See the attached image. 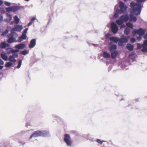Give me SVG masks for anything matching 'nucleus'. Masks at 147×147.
I'll return each instance as SVG.
<instances>
[{"instance_id":"obj_14","label":"nucleus","mask_w":147,"mask_h":147,"mask_svg":"<svg viewBox=\"0 0 147 147\" xmlns=\"http://www.w3.org/2000/svg\"><path fill=\"white\" fill-rule=\"evenodd\" d=\"M120 17L123 22H127L129 18V16L127 14L122 15Z\"/></svg>"},{"instance_id":"obj_46","label":"nucleus","mask_w":147,"mask_h":147,"mask_svg":"<svg viewBox=\"0 0 147 147\" xmlns=\"http://www.w3.org/2000/svg\"><path fill=\"white\" fill-rule=\"evenodd\" d=\"M141 36H139H139L137 38V40L138 41H140V40H141V39H142V37Z\"/></svg>"},{"instance_id":"obj_8","label":"nucleus","mask_w":147,"mask_h":147,"mask_svg":"<svg viewBox=\"0 0 147 147\" xmlns=\"http://www.w3.org/2000/svg\"><path fill=\"white\" fill-rule=\"evenodd\" d=\"M111 28L112 32L114 34H116L118 31V28L117 25L114 22L111 23Z\"/></svg>"},{"instance_id":"obj_13","label":"nucleus","mask_w":147,"mask_h":147,"mask_svg":"<svg viewBox=\"0 0 147 147\" xmlns=\"http://www.w3.org/2000/svg\"><path fill=\"white\" fill-rule=\"evenodd\" d=\"M12 11L15 12L19 10L20 9H23L24 7L23 6H12Z\"/></svg>"},{"instance_id":"obj_38","label":"nucleus","mask_w":147,"mask_h":147,"mask_svg":"<svg viewBox=\"0 0 147 147\" xmlns=\"http://www.w3.org/2000/svg\"><path fill=\"white\" fill-rule=\"evenodd\" d=\"M8 32V30L6 29L5 31L3 32L1 34V36H4Z\"/></svg>"},{"instance_id":"obj_3","label":"nucleus","mask_w":147,"mask_h":147,"mask_svg":"<svg viewBox=\"0 0 147 147\" xmlns=\"http://www.w3.org/2000/svg\"><path fill=\"white\" fill-rule=\"evenodd\" d=\"M7 36L8 38L7 41L9 43L16 41V38L18 37V35L17 33H13V32H11L8 34Z\"/></svg>"},{"instance_id":"obj_33","label":"nucleus","mask_w":147,"mask_h":147,"mask_svg":"<svg viewBox=\"0 0 147 147\" xmlns=\"http://www.w3.org/2000/svg\"><path fill=\"white\" fill-rule=\"evenodd\" d=\"M144 47V46L142 44H141L140 43H137V49H140L142 48H143Z\"/></svg>"},{"instance_id":"obj_7","label":"nucleus","mask_w":147,"mask_h":147,"mask_svg":"<svg viewBox=\"0 0 147 147\" xmlns=\"http://www.w3.org/2000/svg\"><path fill=\"white\" fill-rule=\"evenodd\" d=\"M23 28L22 26L21 25H18L13 28L11 30V32L13 33H16L15 32H20Z\"/></svg>"},{"instance_id":"obj_58","label":"nucleus","mask_w":147,"mask_h":147,"mask_svg":"<svg viewBox=\"0 0 147 147\" xmlns=\"http://www.w3.org/2000/svg\"><path fill=\"white\" fill-rule=\"evenodd\" d=\"M6 47H9L10 46V45L8 43H6Z\"/></svg>"},{"instance_id":"obj_36","label":"nucleus","mask_w":147,"mask_h":147,"mask_svg":"<svg viewBox=\"0 0 147 147\" xmlns=\"http://www.w3.org/2000/svg\"><path fill=\"white\" fill-rule=\"evenodd\" d=\"M28 131L27 130H23L21 131L20 132L18 133V135L19 136H21L24 134L26 133Z\"/></svg>"},{"instance_id":"obj_16","label":"nucleus","mask_w":147,"mask_h":147,"mask_svg":"<svg viewBox=\"0 0 147 147\" xmlns=\"http://www.w3.org/2000/svg\"><path fill=\"white\" fill-rule=\"evenodd\" d=\"M41 136L49 137L50 136L49 132L46 131H41Z\"/></svg>"},{"instance_id":"obj_27","label":"nucleus","mask_w":147,"mask_h":147,"mask_svg":"<svg viewBox=\"0 0 147 147\" xmlns=\"http://www.w3.org/2000/svg\"><path fill=\"white\" fill-rule=\"evenodd\" d=\"M13 65V63L9 61L7 62L5 64V66L7 67H8L11 66Z\"/></svg>"},{"instance_id":"obj_41","label":"nucleus","mask_w":147,"mask_h":147,"mask_svg":"<svg viewBox=\"0 0 147 147\" xmlns=\"http://www.w3.org/2000/svg\"><path fill=\"white\" fill-rule=\"evenodd\" d=\"M11 56L13 57L15 59L16 58L18 57V54L16 53H13L12 55H11Z\"/></svg>"},{"instance_id":"obj_2","label":"nucleus","mask_w":147,"mask_h":147,"mask_svg":"<svg viewBox=\"0 0 147 147\" xmlns=\"http://www.w3.org/2000/svg\"><path fill=\"white\" fill-rule=\"evenodd\" d=\"M127 6L125 5L124 3L120 1L119 5H116L114 8L115 12L114 15V17L115 18H117L119 14L125 13L127 9Z\"/></svg>"},{"instance_id":"obj_56","label":"nucleus","mask_w":147,"mask_h":147,"mask_svg":"<svg viewBox=\"0 0 147 147\" xmlns=\"http://www.w3.org/2000/svg\"><path fill=\"white\" fill-rule=\"evenodd\" d=\"M134 54V52H132V53H131V54H130L129 55V56H132Z\"/></svg>"},{"instance_id":"obj_30","label":"nucleus","mask_w":147,"mask_h":147,"mask_svg":"<svg viewBox=\"0 0 147 147\" xmlns=\"http://www.w3.org/2000/svg\"><path fill=\"white\" fill-rule=\"evenodd\" d=\"M126 25L127 26L130 28L131 29H133L134 28L133 25L131 23L129 22L127 23L126 24Z\"/></svg>"},{"instance_id":"obj_63","label":"nucleus","mask_w":147,"mask_h":147,"mask_svg":"<svg viewBox=\"0 0 147 147\" xmlns=\"http://www.w3.org/2000/svg\"><path fill=\"white\" fill-rule=\"evenodd\" d=\"M126 38L127 39V42L128 41V39H129V36H127V37H126Z\"/></svg>"},{"instance_id":"obj_12","label":"nucleus","mask_w":147,"mask_h":147,"mask_svg":"<svg viewBox=\"0 0 147 147\" xmlns=\"http://www.w3.org/2000/svg\"><path fill=\"white\" fill-rule=\"evenodd\" d=\"M36 39L34 38L32 39L30 41V44L29 45V47L30 48H33L36 45Z\"/></svg>"},{"instance_id":"obj_4","label":"nucleus","mask_w":147,"mask_h":147,"mask_svg":"<svg viewBox=\"0 0 147 147\" xmlns=\"http://www.w3.org/2000/svg\"><path fill=\"white\" fill-rule=\"evenodd\" d=\"M63 140L67 145L70 146L72 144V140L70 135L67 134L64 135Z\"/></svg>"},{"instance_id":"obj_45","label":"nucleus","mask_w":147,"mask_h":147,"mask_svg":"<svg viewBox=\"0 0 147 147\" xmlns=\"http://www.w3.org/2000/svg\"><path fill=\"white\" fill-rule=\"evenodd\" d=\"M136 39L134 38H131V43H133L135 42Z\"/></svg>"},{"instance_id":"obj_60","label":"nucleus","mask_w":147,"mask_h":147,"mask_svg":"<svg viewBox=\"0 0 147 147\" xmlns=\"http://www.w3.org/2000/svg\"><path fill=\"white\" fill-rule=\"evenodd\" d=\"M15 23L13 21H12L10 23V24L11 25H12L14 23Z\"/></svg>"},{"instance_id":"obj_44","label":"nucleus","mask_w":147,"mask_h":147,"mask_svg":"<svg viewBox=\"0 0 147 147\" xmlns=\"http://www.w3.org/2000/svg\"><path fill=\"white\" fill-rule=\"evenodd\" d=\"M28 30V28H26L23 31V32L22 33V34H26V33L27 32V31Z\"/></svg>"},{"instance_id":"obj_62","label":"nucleus","mask_w":147,"mask_h":147,"mask_svg":"<svg viewBox=\"0 0 147 147\" xmlns=\"http://www.w3.org/2000/svg\"><path fill=\"white\" fill-rule=\"evenodd\" d=\"M3 67V66L1 65H0V70L2 69Z\"/></svg>"},{"instance_id":"obj_40","label":"nucleus","mask_w":147,"mask_h":147,"mask_svg":"<svg viewBox=\"0 0 147 147\" xmlns=\"http://www.w3.org/2000/svg\"><path fill=\"white\" fill-rule=\"evenodd\" d=\"M96 141L100 144H102L103 142H106L105 141L101 140L99 139H97Z\"/></svg>"},{"instance_id":"obj_57","label":"nucleus","mask_w":147,"mask_h":147,"mask_svg":"<svg viewBox=\"0 0 147 147\" xmlns=\"http://www.w3.org/2000/svg\"><path fill=\"white\" fill-rule=\"evenodd\" d=\"M8 19H4V22H7H7H8Z\"/></svg>"},{"instance_id":"obj_6","label":"nucleus","mask_w":147,"mask_h":147,"mask_svg":"<svg viewBox=\"0 0 147 147\" xmlns=\"http://www.w3.org/2000/svg\"><path fill=\"white\" fill-rule=\"evenodd\" d=\"M127 42V39L124 36H122L120 38H119V41L118 45L119 46H123L124 45L123 44Z\"/></svg>"},{"instance_id":"obj_32","label":"nucleus","mask_w":147,"mask_h":147,"mask_svg":"<svg viewBox=\"0 0 147 147\" xmlns=\"http://www.w3.org/2000/svg\"><path fill=\"white\" fill-rule=\"evenodd\" d=\"M20 53L23 55H25L29 53L28 51L26 50H24L23 51H21L20 52Z\"/></svg>"},{"instance_id":"obj_54","label":"nucleus","mask_w":147,"mask_h":147,"mask_svg":"<svg viewBox=\"0 0 147 147\" xmlns=\"http://www.w3.org/2000/svg\"><path fill=\"white\" fill-rule=\"evenodd\" d=\"M144 38L145 39L147 38V34H146L145 35H144Z\"/></svg>"},{"instance_id":"obj_52","label":"nucleus","mask_w":147,"mask_h":147,"mask_svg":"<svg viewBox=\"0 0 147 147\" xmlns=\"http://www.w3.org/2000/svg\"><path fill=\"white\" fill-rule=\"evenodd\" d=\"M30 125V123H28L26 124V127H28V126Z\"/></svg>"},{"instance_id":"obj_51","label":"nucleus","mask_w":147,"mask_h":147,"mask_svg":"<svg viewBox=\"0 0 147 147\" xmlns=\"http://www.w3.org/2000/svg\"><path fill=\"white\" fill-rule=\"evenodd\" d=\"M3 18V16L1 14H0V22L2 21Z\"/></svg>"},{"instance_id":"obj_34","label":"nucleus","mask_w":147,"mask_h":147,"mask_svg":"<svg viewBox=\"0 0 147 147\" xmlns=\"http://www.w3.org/2000/svg\"><path fill=\"white\" fill-rule=\"evenodd\" d=\"M1 145H0V147H10V144H7L6 143H1Z\"/></svg>"},{"instance_id":"obj_1","label":"nucleus","mask_w":147,"mask_h":147,"mask_svg":"<svg viewBox=\"0 0 147 147\" xmlns=\"http://www.w3.org/2000/svg\"><path fill=\"white\" fill-rule=\"evenodd\" d=\"M130 6L133 9L131 11V13L129 15V21L135 22L136 21L137 19L136 17L134 16L133 15H140L141 12V8L143 7V5H142L140 3H136L133 1L130 3Z\"/></svg>"},{"instance_id":"obj_61","label":"nucleus","mask_w":147,"mask_h":147,"mask_svg":"<svg viewBox=\"0 0 147 147\" xmlns=\"http://www.w3.org/2000/svg\"><path fill=\"white\" fill-rule=\"evenodd\" d=\"M93 45L94 47H97L98 46V45L96 44H93Z\"/></svg>"},{"instance_id":"obj_50","label":"nucleus","mask_w":147,"mask_h":147,"mask_svg":"<svg viewBox=\"0 0 147 147\" xmlns=\"http://www.w3.org/2000/svg\"><path fill=\"white\" fill-rule=\"evenodd\" d=\"M121 25V26L120 27V28L121 29L123 28H125V25L124 24H122Z\"/></svg>"},{"instance_id":"obj_42","label":"nucleus","mask_w":147,"mask_h":147,"mask_svg":"<svg viewBox=\"0 0 147 147\" xmlns=\"http://www.w3.org/2000/svg\"><path fill=\"white\" fill-rule=\"evenodd\" d=\"M4 4L7 6H9L11 5V3H10L6 1H4Z\"/></svg>"},{"instance_id":"obj_49","label":"nucleus","mask_w":147,"mask_h":147,"mask_svg":"<svg viewBox=\"0 0 147 147\" xmlns=\"http://www.w3.org/2000/svg\"><path fill=\"white\" fill-rule=\"evenodd\" d=\"M146 0H137L138 2L141 3L146 1Z\"/></svg>"},{"instance_id":"obj_21","label":"nucleus","mask_w":147,"mask_h":147,"mask_svg":"<svg viewBox=\"0 0 147 147\" xmlns=\"http://www.w3.org/2000/svg\"><path fill=\"white\" fill-rule=\"evenodd\" d=\"M126 47L129 51H131L133 50L134 46L130 44H128L127 45Z\"/></svg>"},{"instance_id":"obj_10","label":"nucleus","mask_w":147,"mask_h":147,"mask_svg":"<svg viewBox=\"0 0 147 147\" xmlns=\"http://www.w3.org/2000/svg\"><path fill=\"white\" fill-rule=\"evenodd\" d=\"M109 49L110 52L116 51L117 49V45L115 44L112 45V42H110L109 43Z\"/></svg>"},{"instance_id":"obj_43","label":"nucleus","mask_w":147,"mask_h":147,"mask_svg":"<svg viewBox=\"0 0 147 147\" xmlns=\"http://www.w3.org/2000/svg\"><path fill=\"white\" fill-rule=\"evenodd\" d=\"M52 115L53 117H54L57 119H60V117L58 115L55 114H53Z\"/></svg>"},{"instance_id":"obj_28","label":"nucleus","mask_w":147,"mask_h":147,"mask_svg":"<svg viewBox=\"0 0 147 147\" xmlns=\"http://www.w3.org/2000/svg\"><path fill=\"white\" fill-rule=\"evenodd\" d=\"M6 42H1L0 44V47L1 48L3 49L6 47Z\"/></svg>"},{"instance_id":"obj_31","label":"nucleus","mask_w":147,"mask_h":147,"mask_svg":"<svg viewBox=\"0 0 147 147\" xmlns=\"http://www.w3.org/2000/svg\"><path fill=\"white\" fill-rule=\"evenodd\" d=\"M19 51V50L18 49H13V48H11V50H10V52L12 53H15L18 52Z\"/></svg>"},{"instance_id":"obj_11","label":"nucleus","mask_w":147,"mask_h":147,"mask_svg":"<svg viewBox=\"0 0 147 147\" xmlns=\"http://www.w3.org/2000/svg\"><path fill=\"white\" fill-rule=\"evenodd\" d=\"M143 44L144 47L141 49V51L143 53H147V40H144Z\"/></svg>"},{"instance_id":"obj_59","label":"nucleus","mask_w":147,"mask_h":147,"mask_svg":"<svg viewBox=\"0 0 147 147\" xmlns=\"http://www.w3.org/2000/svg\"><path fill=\"white\" fill-rule=\"evenodd\" d=\"M11 48H7L6 49V50L7 51H9V50L10 51V50H11Z\"/></svg>"},{"instance_id":"obj_20","label":"nucleus","mask_w":147,"mask_h":147,"mask_svg":"<svg viewBox=\"0 0 147 147\" xmlns=\"http://www.w3.org/2000/svg\"><path fill=\"white\" fill-rule=\"evenodd\" d=\"M110 40L117 43V42H119V38L117 37H111L110 38Z\"/></svg>"},{"instance_id":"obj_25","label":"nucleus","mask_w":147,"mask_h":147,"mask_svg":"<svg viewBox=\"0 0 147 147\" xmlns=\"http://www.w3.org/2000/svg\"><path fill=\"white\" fill-rule=\"evenodd\" d=\"M130 31V29L128 27H127L125 29L124 33L126 35H128Z\"/></svg>"},{"instance_id":"obj_37","label":"nucleus","mask_w":147,"mask_h":147,"mask_svg":"<svg viewBox=\"0 0 147 147\" xmlns=\"http://www.w3.org/2000/svg\"><path fill=\"white\" fill-rule=\"evenodd\" d=\"M6 11L8 12H10L11 11H12V6H10L8 7H6Z\"/></svg>"},{"instance_id":"obj_17","label":"nucleus","mask_w":147,"mask_h":147,"mask_svg":"<svg viewBox=\"0 0 147 147\" xmlns=\"http://www.w3.org/2000/svg\"><path fill=\"white\" fill-rule=\"evenodd\" d=\"M110 52L111 53V57L112 59L115 58L118 54V52L117 51H114Z\"/></svg>"},{"instance_id":"obj_55","label":"nucleus","mask_w":147,"mask_h":147,"mask_svg":"<svg viewBox=\"0 0 147 147\" xmlns=\"http://www.w3.org/2000/svg\"><path fill=\"white\" fill-rule=\"evenodd\" d=\"M3 3V1L2 0H0V6L2 5Z\"/></svg>"},{"instance_id":"obj_19","label":"nucleus","mask_w":147,"mask_h":147,"mask_svg":"<svg viewBox=\"0 0 147 147\" xmlns=\"http://www.w3.org/2000/svg\"><path fill=\"white\" fill-rule=\"evenodd\" d=\"M0 56L1 58L4 60L6 61L8 60V58L5 53H1Z\"/></svg>"},{"instance_id":"obj_22","label":"nucleus","mask_w":147,"mask_h":147,"mask_svg":"<svg viewBox=\"0 0 147 147\" xmlns=\"http://www.w3.org/2000/svg\"><path fill=\"white\" fill-rule=\"evenodd\" d=\"M103 56L105 58H109L111 57V55L107 52L104 51L103 53Z\"/></svg>"},{"instance_id":"obj_18","label":"nucleus","mask_w":147,"mask_h":147,"mask_svg":"<svg viewBox=\"0 0 147 147\" xmlns=\"http://www.w3.org/2000/svg\"><path fill=\"white\" fill-rule=\"evenodd\" d=\"M27 37L26 34H22L21 36L19 37L18 38V42H20L23 41V40L25 39Z\"/></svg>"},{"instance_id":"obj_23","label":"nucleus","mask_w":147,"mask_h":147,"mask_svg":"<svg viewBox=\"0 0 147 147\" xmlns=\"http://www.w3.org/2000/svg\"><path fill=\"white\" fill-rule=\"evenodd\" d=\"M8 60L13 63L16 61V60L11 55L9 56Z\"/></svg>"},{"instance_id":"obj_29","label":"nucleus","mask_w":147,"mask_h":147,"mask_svg":"<svg viewBox=\"0 0 147 147\" xmlns=\"http://www.w3.org/2000/svg\"><path fill=\"white\" fill-rule=\"evenodd\" d=\"M7 16L8 20V21L7 23H9L11 20L12 17L11 15L9 13H7Z\"/></svg>"},{"instance_id":"obj_39","label":"nucleus","mask_w":147,"mask_h":147,"mask_svg":"<svg viewBox=\"0 0 147 147\" xmlns=\"http://www.w3.org/2000/svg\"><path fill=\"white\" fill-rule=\"evenodd\" d=\"M22 61L21 60H20L18 61V65L17 66V68L18 69L20 68L22 64Z\"/></svg>"},{"instance_id":"obj_64","label":"nucleus","mask_w":147,"mask_h":147,"mask_svg":"<svg viewBox=\"0 0 147 147\" xmlns=\"http://www.w3.org/2000/svg\"><path fill=\"white\" fill-rule=\"evenodd\" d=\"M109 35L108 34H106L105 36L106 37H108V36H109Z\"/></svg>"},{"instance_id":"obj_24","label":"nucleus","mask_w":147,"mask_h":147,"mask_svg":"<svg viewBox=\"0 0 147 147\" xmlns=\"http://www.w3.org/2000/svg\"><path fill=\"white\" fill-rule=\"evenodd\" d=\"M124 22L120 17L119 19L117 20L116 21V23L119 25H122Z\"/></svg>"},{"instance_id":"obj_15","label":"nucleus","mask_w":147,"mask_h":147,"mask_svg":"<svg viewBox=\"0 0 147 147\" xmlns=\"http://www.w3.org/2000/svg\"><path fill=\"white\" fill-rule=\"evenodd\" d=\"M25 47V45L23 43H20L17 45L15 47V48L19 50L22 49Z\"/></svg>"},{"instance_id":"obj_26","label":"nucleus","mask_w":147,"mask_h":147,"mask_svg":"<svg viewBox=\"0 0 147 147\" xmlns=\"http://www.w3.org/2000/svg\"><path fill=\"white\" fill-rule=\"evenodd\" d=\"M14 22L16 24H18L20 21V19L17 16H15L14 17Z\"/></svg>"},{"instance_id":"obj_35","label":"nucleus","mask_w":147,"mask_h":147,"mask_svg":"<svg viewBox=\"0 0 147 147\" xmlns=\"http://www.w3.org/2000/svg\"><path fill=\"white\" fill-rule=\"evenodd\" d=\"M36 19V18L35 17H33L32 18L31 20V21L28 24V26H30L32 23L34 22V21Z\"/></svg>"},{"instance_id":"obj_53","label":"nucleus","mask_w":147,"mask_h":147,"mask_svg":"<svg viewBox=\"0 0 147 147\" xmlns=\"http://www.w3.org/2000/svg\"><path fill=\"white\" fill-rule=\"evenodd\" d=\"M87 43L89 44L90 45H93V44L91 43L90 42H88Z\"/></svg>"},{"instance_id":"obj_47","label":"nucleus","mask_w":147,"mask_h":147,"mask_svg":"<svg viewBox=\"0 0 147 147\" xmlns=\"http://www.w3.org/2000/svg\"><path fill=\"white\" fill-rule=\"evenodd\" d=\"M1 11L2 13H5V10L3 8H0Z\"/></svg>"},{"instance_id":"obj_48","label":"nucleus","mask_w":147,"mask_h":147,"mask_svg":"<svg viewBox=\"0 0 147 147\" xmlns=\"http://www.w3.org/2000/svg\"><path fill=\"white\" fill-rule=\"evenodd\" d=\"M4 64V61L1 59H0V65H2Z\"/></svg>"},{"instance_id":"obj_9","label":"nucleus","mask_w":147,"mask_h":147,"mask_svg":"<svg viewBox=\"0 0 147 147\" xmlns=\"http://www.w3.org/2000/svg\"><path fill=\"white\" fill-rule=\"evenodd\" d=\"M41 131L38 130L35 131L30 136L29 139H31L33 137H37L41 136Z\"/></svg>"},{"instance_id":"obj_5","label":"nucleus","mask_w":147,"mask_h":147,"mask_svg":"<svg viewBox=\"0 0 147 147\" xmlns=\"http://www.w3.org/2000/svg\"><path fill=\"white\" fill-rule=\"evenodd\" d=\"M145 33V31L141 28H140L138 29H135L132 32L133 36H134L137 34H138L139 36H143Z\"/></svg>"}]
</instances>
